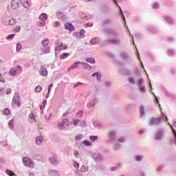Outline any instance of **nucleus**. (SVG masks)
<instances>
[{"instance_id":"1","label":"nucleus","mask_w":176,"mask_h":176,"mask_svg":"<svg viewBox=\"0 0 176 176\" xmlns=\"http://www.w3.org/2000/svg\"><path fill=\"white\" fill-rule=\"evenodd\" d=\"M103 32L106 34L107 38H112L114 36L116 38H112L105 40L102 43V46H105L107 43H111V45H116V46H120L122 45V40L119 38V32L112 28H106L102 30Z\"/></svg>"},{"instance_id":"2","label":"nucleus","mask_w":176,"mask_h":176,"mask_svg":"<svg viewBox=\"0 0 176 176\" xmlns=\"http://www.w3.org/2000/svg\"><path fill=\"white\" fill-rule=\"evenodd\" d=\"M162 119L163 120L164 122H167V116L163 113L161 116V118H153L152 117L150 120L149 124L150 126H157L162 123Z\"/></svg>"},{"instance_id":"3","label":"nucleus","mask_w":176,"mask_h":176,"mask_svg":"<svg viewBox=\"0 0 176 176\" xmlns=\"http://www.w3.org/2000/svg\"><path fill=\"white\" fill-rule=\"evenodd\" d=\"M166 131L164 129H159L157 132L154 134V138L156 141H162L163 140V137H164V133Z\"/></svg>"},{"instance_id":"4","label":"nucleus","mask_w":176,"mask_h":176,"mask_svg":"<svg viewBox=\"0 0 176 176\" xmlns=\"http://www.w3.org/2000/svg\"><path fill=\"white\" fill-rule=\"evenodd\" d=\"M68 126H69V121L67 119H64L58 122L57 127L59 130H65Z\"/></svg>"},{"instance_id":"5","label":"nucleus","mask_w":176,"mask_h":176,"mask_svg":"<svg viewBox=\"0 0 176 176\" xmlns=\"http://www.w3.org/2000/svg\"><path fill=\"white\" fill-rule=\"evenodd\" d=\"M23 164L26 166V167H34V162L31 158L28 157H25L23 158Z\"/></svg>"},{"instance_id":"6","label":"nucleus","mask_w":176,"mask_h":176,"mask_svg":"<svg viewBox=\"0 0 176 176\" xmlns=\"http://www.w3.org/2000/svg\"><path fill=\"white\" fill-rule=\"evenodd\" d=\"M19 97L20 94L19 93H15L12 98V104H16L17 107H21V102H20Z\"/></svg>"},{"instance_id":"7","label":"nucleus","mask_w":176,"mask_h":176,"mask_svg":"<svg viewBox=\"0 0 176 176\" xmlns=\"http://www.w3.org/2000/svg\"><path fill=\"white\" fill-rule=\"evenodd\" d=\"M113 3H115V5H116V6H118V8H119L120 9V16H121V17L122 18V20L125 24V26L126 27L128 32H130V31L129 30V28H127V23H126V19L124 18V15L123 14V11H122V8H120V6H119V5H118V1H116V0H113Z\"/></svg>"},{"instance_id":"8","label":"nucleus","mask_w":176,"mask_h":176,"mask_svg":"<svg viewBox=\"0 0 176 176\" xmlns=\"http://www.w3.org/2000/svg\"><path fill=\"white\" fill-rule=\"evenodd\" d=\"M120 56L124 60V61H126L127 63L133 61V59H131V57L127 54V52H121Z\"/></svg>"},{"instance_id":"9","label":"nucleus","mask_w":176,"mask_h":176,"mask_svg":"<svg viewBox=\"0 0 176 176\" xmlns=\"http://www.w3.org/2000/svg\"><path fill=\"white\" fill-rule=\"evenodd\" d=\"M113 22V21L112 20V19L107 18L106 19H104L101 22V25H102V27H107V25H111V24H112Z\"/></svg>"},{"instance_id":"10","label":"nucleus","mask_w":176,"mask_h":176,"mask_svg":"<svg viewBox=\"0 0 176 176\" xmlns=\"http://www.w3.org/2000/svg\"><path fill=\"white\" fill-rule=\"evenodd\" d=\"M65 29L68 30L70 32H72V31H75V26L72 25V23L66 22L65 23Z\"/></svg>"},{"instance_id":"11","label":"nucleus","mask_w":176,"mask_h":176,"mask_svg":"<svg viewBox=\"0 0 176 176\" xmlns=\"http://www.w3.org/2000/svg\"><path fill=\"white\" fill-rule=\"evenodd\" d=\"M164 19L165 21L169 24V25H173V24L175 23V21L171 16H166L164 17Z\"/></svg>"},{"instance_id":"12","label":"nucleus","mask_w":176,"mask_h":176,"mask_svg":"<svg viewBox=\"0 0 176 176\" xmlns=\"http://www.w3.org/2000/svg\"><path fill=\"white\" fill-rule=\"evenodd\" d=\"M97 97L94 96L93 99L87 104V108H91V107H94L96 104H97Z\"/></svg>"},{"instance_id":"13","label":"nucleus","mask_w":176,"mask_h":176,"mask_svg":"<svg viewBox=\"0 0 176 176\" xmlns=\"http://www.w3.org/2000/svg\"><path fill=\"white\" fill-rule=\"evenodd\" d=\"M20 6V3L19 2V0H12L11 1V8L13 10H15V9H17Z\"/></svg>"},{"instance_id":"14","label":"nucleus","mask_w":176,"mask_h":176,"mask_svg":"<svg viewBox=\"0 0 176 176\" xmlns=\"http://www.w3.org/2000/svg\"><path fill=\"white\" fill-rule=\"evenodd\" d=\"M39 74L42 76H47V69H46V67L41 66L39 70Z\"/></svg>"},{"instance_id":"15","label":"nucleus","mask_w":176,"mask_h":176,"mask_svg":"<svg viewBox=\"0 0 176 176\" xmlns=\"http://www.w3.org/2000/svg\"><path fill=\"white\" fill-rule=\"evenodd\" d=\"M108 137L111 141H114L116 139V131H111L108 134Z\"/></svg>"},{"instance_id":"16","label":"nucleus","mask_w":176,"mask_h":176,"mask_svg":"<svg viewBox=\"0 0 176 176\" xmlns=\"http://www.w3.org/2000/svg\"><path fill=\"white\" fill-rule=\"evenodd\" d=\"M56 16L59 20H63V21L67 20V16L64 14V13L63 12H58L56 13Z\"/></svg>"},{"instance_id":"17","label":"nucleus","mask_w":176,"mask_h":176,"mask_svg":"<svg viewBox=\"0 0 176 176\" xmlns=\"http://www.w3.org/2000/svg\"><path fill=\"white\" fill-rule=\"evenodd\" d=\"M101 9L104 14H109V13H111V8L107 6H102Z\"/></svg>"},{"instance_id":"18","label":"nucleus","mask_w":176,"mask_h":176,"mask_svg":"<svg viewBox=\"0 0 176 176\" xmlns=\"http://www.w3.org/2000/svg\"><path fill=\"white\" fill-rule=\"evenodd\" d=\"M49 160L50 163L53 164V166H58V164H60V162H58V160L56 157H50Z\"/></svg>"},{"instance_id":"19","label":"nucleus","mask_w":176,"mask_h":176,"mask_svg":"<svg viewBox=\"0 0 176 176\" xmlns=\"http://www.w3.org/2000/svg\"><path fill=\"white\" fill-rule=\"evenodd\" d=\"M93 157L95 162H101L102 160V155L100 153L94 154Z\"/></svg>"},{"instance_id":"20","label":"nucleus","mask_w":176,"mask_h":176,"mask_svg":"<svg viewBox=\"0 0 176 176\" xmlns=\"http://www.w3.org/2000/svg\"><path fill=\"white\" fill-rule=\"evenodd\" d=\"M129 71H130V70H129V69L123 68V69H121L119 71V72H120V74H121V75H123L124 76H127V75H129V74H130V72Z\"/></svg>"},{"instance_id":"21","label":"nucleus","mask_w":176,"mask_h":176,"mask_svg":"<svg viewBox=\"0 0 176 176\" xmlns=\"http://www.w3.org/2000/svg\"><path fill=\"white\" fill-rule=\"evenodd\" d=\"M48 174L52 176H60V173L56 170H50Z\"/></svg>"},{"instance_id":"22","label":"nucleus","mask_w":176,"mask_h":176,"mask_svg":"<svg viewBox=\"0 0 176 176\" xmlns=\"http://www.w3.org/2000/svg\"><path fill=\"white\" fill-rule=\"evenodd\" d=\"M147 31L150 34H156V32H157L156 29L155 28H153V26L147 27Z\"/></svg>"},{"instance_id":"23","label":"nucleus","mask_w":176,"mask_h":176,"mask_svg":"<svg viewBox=\"0 0 176 176\" xmlns=\"http://www.w3.org/2000/svg\"><path fill=\"white\" fill-rule=\"evenodd\" d=\"M176 55V51L171 49H168V56L169 57H174Z\"/></svg>"},{"instance_id":"24","label":"nucleus","mask_w":176,"mask_h":176,"mask_svg":"<svg viewBox=\"0 0 176 176\" xmlns=\"http://www.w3.org/2000/svg\"><path fill=\"white\" fill-rule=\"evenodd\" d=\"M39 19L41 21H46V20H47V14L42 13L39 16Z\"/></svg>"},{"instance_id":"25","label":"nucleus","mask_w":176,"mask_h":176,"mask_svg":"<svg viewBox=\"0 0 176 176\" xmlns=\"http://www.w3.org/2000/svg\"><path fill=\"white\" fill-rule=\"evenodd\" d=\"M85 60L87 61V63H89V64H96V59H94V58H86Z\"/></svg>"},{"instance_id":"26","label":"nucleus","mask_w":176,"mask_h":176,"mask_svg":"<svg viewBox=\"0 0 176 176\" xmlns=\"http://www.w3.org/2000/svg\"><path fill=\"white\" fill-rule=\"evenodd\" d=\"M79 64H82V62H74V64L70 66V69H75V68H78V67H79Z\"/></svg>"},{"instance_id":"27","label":"nucleus","mask_w":176,"mask_h":176,"mask_svg":"<svg viewBox=\"0 0 176 176\" xmlns=\"http://www.w3.org/2000/svg\"><path fill=\"white\" fill-rule=\"evenodd\" d=\"M28 122L30 123H34L35 122V117L32 113L29 115Z\"/></svg>"},{"instance_id":"28","label":"nucleus","mask_w":176,"mask_h":176,"mask_svg":"<svg viewBox=\"0 0 176 176\" xmlns=\"http://www.w3.org/2000/svg\"><path fill=\"white\" fill-rule=\"evenodd\" d=\"M43 53L45 54H47L48 53H50V46H44L43 50H42Z\"/></svg>"},{"instance_id":"29","label":"nucleus","mask_w":176,"mask_h":176,"mask_svg":"<svg viewBox=\"0 0 176 176\" xmlns=\"http://www.w3.org/2000/svg\"><path fill=\"white\" fill-rule=\"evenodd\" d=\"M80 171H81V173H87V171H89V166H87L85 165H82L80 167Z\"/></svg>"},{"instance_id":"30","label":"nucleus","mask_w":176,"mask_h":176,"mask_svg":"<svg viewBox=\"0 0 176 176\" xmlns=\"http://www.w3.org/2000/svg\"><path fill=\"white\" fill-rule=\"evenodd\" d=\"M69 56V53L68 52H64L60 55V60H64L65 58H67Z\"/></svg>"},{"instance_id":"31","label":"nucleus","mask_w":176,"mask_h":176,"mask_svg":"<svg viewBox=\"0 0 176 176\" xmlns=\"http://www.w3.org/2000/svg\"><path fill=\"white\" fill-rule=\"evenodd\" d=\"M41 44L43 46H47L49 45V38L47 37L44 38V39L41 41Z\"/></svg>"},{"instance_id":"32","label":"nucleus","mask_w":176,"mask_h":176,"mask_svg":"<svg viewBox=\"0 0 176 176\" xmlns=\"http://www.w3.org/2000/svg\"><path fill=\"white\" fill-rule=\"evenodd\" d=\"M145 113V109L144 105H142L140 107V116L142 117L144 116V114Z\"/></svg>"},{"instance_id":"33","label":"nucleus","mask_w":176,"mask_h":176,"mask_svg":"<svg viewBox=\"0 0 176 176\" xmlns=\"http://www.w3.org/2000/svg\"><path fill=\"white\" fill-rule=\"evenodd\" d=\"M15 69L16 72H17L18 75H20L22 71V67L21 65H17L16 67H14Z\"/></svg>"},{"instance_id":"34","label":"nucleus","mask_w":176,"mask_h":176,"mask_svg":"<svg viewBox=\"0 0 176 176\" xmlns=\"http://www.w3.org/2000/svg\"><path fill=\"white\" fill-rule=\"evenodd\" d=\"M10 76H16L17 75V72H16V69L12 68L10 70Z\"/></svg>"},{"instance_id":"35","label":"nucleus","mask_w":176,"mask_h":176,"mask_svg":"<svg viewBox=\"0 0 176 176\" xmlns=\"http://www.w3.org/2000/svg\"><path fill=\"white\" fill-rule=\"evenodd\" d=\"M160 3H159V2L154 3L152 6V8L154 10L160 9Z\"/></svg>"},{"instance_id":"36","label":"nucleus","mask_w":176,"mask_h":176,"mask_svg":"<svg viewBox=\"0 0 176 176\" xmlns=\"http://www.w3.org/2000/svg\"><path fill=\"white\" fill-rule=\"evenodd\" d=\"M8 127L10 130H13V129H14V124H13V119L9 121Z\"/></svg>"},{"instance_id":"37","label":"nucleus","mask_w":176,"mask_h":176,"mask_svg":"<svg viewBox=\"0 0 176 176\" xmlns=\"http://www.w3.org/2000/svg\"><path fill=\"white\" fill-rule=\"evenodd\" d=\"M90 43L91 45H97V43H98V39L97 38V37L91 38L90 41Z\"/></svg>"},{"instance_id":"38","label":"nucleus","mask_w":176,"mask_h":176,"mask_svg":"<svg viewBox=\"0 0 176 176\" xmlns=\"http://www.w3.org/2000/svg\"><path fill=\"white\" fill-rule=\"evenodd\" d=\"M42 143V137L38 136L36 138V145H41Z\"/></svg>"},{"instance_id":"39","label":"nucleus","mask_w":176,"mask_h":176,"mask_svg":"<svg viewBox=\"0 0 176 176\" xmlns=\"http://www.w3.org/2000/svg\"><path fill=\"white\" fill-rule=\"evenodd\" d=\"M6 173L8 174V175L16 176V174H14V173L10 169H6Z\"/></svg>"},{"instance_id":"40","label":"nucleus","mask_w":176,"mask_h":176,"mask_svg":"<svg viewBox=\"0 0 176 176\" xmlns=\"http://www.w3.org/2000/svg\"><path fill=\"white\" fill-rule=\"evenodd\" d=\"M128 82L131 83V85H135V79L133 77H129Z\"/></svg>"},{"instance_id":"41","label":"nucleus","mask_w":176,"mask_h":176,"mask_svg":"<svg viewBox=\"0 0 176 176\" xmlns=\"http://www.w3.org/2000/svg\"><path fill=\"white\" fill-rule=\"evenodd\" d=\"M22 6H23V8H25L27 9V8H28V6H30V3H28V0H25L23 2H21Z\"/></svg>"},{"instance_id":"42","label":"nucleus","mask_w":176,"mask_h":176,"mask_svg":"<svg viewBox=\"0 0 176 176\" xmlns=\"http://www.w3.org/2000/svg\"><path fill=\"white\" fill-rule=\"evenodd\" d=\"M90 141H92V142H94V141H96V140H98V136L97 135H91L89 136Z\"/></svg>"},{"instance_id":"43","label":"nucleus","mask_w":176,"mask_h":176,"mask_svg":"<svg viewBox=\"0 0 176 176\" xmlns=\"http://www.w3.org/2000/svg\"><path fill=\"white\" fill-rule=\"evenodd\" d=\"M142 159H144L143 155H136L135 157V160H136V162H141V160H142Z\"/></svg>"},{"instance_id":"44","label":"nucleus","mask_w":176,"mask_h":176,"mask_svg":"<svg viewBox=\"0 0 176 176\" xmlns=\"http://www.w3.org/2000/svg\"><path fill=\"white\" fill-rule=\"evenodd\" d=\"M120 148H122V144H120V143H116L114 145V150L119 151Z\"/></svg>"},{"instance_id":"45","label":"nucleus","mask_w":176,"mask_h":176,"mask_svg":"<svg viewBox=\"0 0 176 176\" xmlns=\"http://www.w3.org/2000/svg\"><path fill=\"white\" fill-rule=\"evenodd\" d=\"M36 93H41L42 91V87L38 85L34 89Z\"/></svg>"},{"instance_id":"46","label":"nucleus","mask_w":176,"mask_h":176,"mask_svg":"<svg viewBox=\"0 0 176 176\" xmlns=\"http://www.w3.org/2000/svg\"><path fill=\"white\" fill-rule=\"evenodd\" d=\"M16 34H9L7 37H6V39L8 41H12V39H13L14 38V36Z\"/></svg>"},{"instance_id":"47","label":"nucleus","mask_w":176,"mask_h":176,"mask_svg":"<svg viewBox=\"0 0 176 176\" xmlns=\"http://www.w3.org/2000/svg\"><path fill=\"white\" fill-rule=\"evenodd\" d=\"M142 85H144V78H140L138 79V86L139 87L141 86H143Z\"/></svg>"},{"instance_id":"48","label":"nucleus","mask_w":176,"mask_h":176,"mask_svg":"<svg viewBox=\"0 0 176 176\" xmlns=\"http://www.w3.org/2000/svg\"><path fill=\"white\" fill-rule=\"evenodd\" d=\"M82 144L85 145V146H90V145H91V143L89 140L82 141Z\"/></svg>"},{"instance_id":"49","label":"nucleus","mask_w":176,"mask_h":176,"mask_svg":"<svg viewBox=\"0 0 176 176\" xmlns=\"http://www.w3.org/2000/svg\"><path fill=\"white\" fill-rule=\"evenodd\" d=\"M150 93H151V94L155 97V104H159V99H157V96H156V95H155V93L152 92V91H151Z\"/></svg>"},{"instance_id":"50","label":"nucleus","mask_w":176,"mask_h":176,"mask_svg":"<svg viewBox=\"0 0 176 176\" xmlns=\"http://www.w3.org/2000/svg\"><path fill=\"white\" fill-rule=\"evenodd\" d=\"M140 87V93H145L146 91V90L145 89V85H142L141 87Z\"/></svg>"},{"instance_id":"51","label":"nucleus","mask_w":176,"mask_h":176,"mask_svg":"<svg viewBox=\"0 0 176 176\" xmlns=\"http://www.w3.org/2000/svg\"><path fill=\"white\" fill-rule=\"evenodd\" d=\"M3 115H9V113H10V111L9 110V109L6 108L3 110Z\"/></svg>"},{"instance_id":"52","label":"nucleus","mask_w":176,"mask_h":176,"mask_svg":"<svg viewBox=\"0 0 176 176\" xmlns=\"http://www.w3.org/2000/svg\"><path fill=\"white\" fill-rule=\"evenodd\" d=\"M82 138H83V135H78L75 136L76 141H80V140H82Z\"/></svg>"},{"instance_id":"53","label":"nucleus","mask_w":176,"mask_h":176,"mask_svg":"<svg viewBox=\"0 0 176 176\" xmlns=\"http://www.w3.org/2000/svg\"><path fill=\"white\" fill-rule=\"evenodd\" d=\"M14 24H16V19H11L9 21V25H14Z\"/></svg>"},{"instance_id":"54","label":"nucleus","mask_w":176,"mask_h":176,"mask_svg":"<svg viewBox=\"0 0 176 176\" xmlns=\"http://www.w3.org/2000/svg\"><path fill=\"white\" fill-rule=\"evenodd\" d=\"M96 78H97L98 82H101V78H102V75H101V72H99Z\"/></svg>"},{"instance_id":"55","label":"nucleus","mask_w":176,"mask_h":176,"mask_svg":"<svg viewBox=\"0 0 176 176\" xmlns=\"http://www.w3.org/2000/svg\"><path fill=\"white\" fill-rule=\"evenodd\" d=\"M21 50V43H16V52H20Z\"/></svg>"},{"instance_id":"56","label":"nucleus","mask_w":176,"mask_h":176,"mask_svg":"<svg viewBox=\"0 0 176 176\" xmlns=\"http://www.w3.org/2000/svg\"><path fill=\"white\" fill-rule=\"evenodd\" d=\"M76 116H77V118H82V117L83 116V111H79L76 113Z\"/></svg>"},{"instance_id":"57","label":"nucleus","mask_w":176,"mask_h":176,"mask_svg":"<svg viewBox=\"0 0 176 176\" xmlns=\"http://www.w3.org/2000/svg\"><path fill=\"white\" fill-rule=\"evenodd\" d=\"M73 165L75 168H79V163L76 161H73Z\"/></svg>"},{"instance_id":"58","label":"nucleus","mask_w":176,"mask_h":176,"mask_svg":"<svg viewBox=\"0 0 176 176\" xmlns=\"http://www.w3.org/2000/svg\"><path fill=\"white\" fill-rule=\"evenodd\" d=\"M164 93H165V96H166L167 97H171V93H170L169 91H167V89L164 90Z\"/></svg>"},{"instance_id":"59","label":"nucleus","mask_w":176,"mask_h":176,"mask_svg":"<svg viewBox=\"0 0 176 176\" xmlns=\"http://www.w3.org/2000/svg\"><path fill=\"white\" fill-rule=\"evenodd\" d=\"M79 122H80V120H73L74 126H78V123H79Z\"/></svg>"},{"instance_id":"60","label":"nucleus","mask_w":176,"mask_h":176,"mask_svg":"<svg viewBox=\"0 0 176 176\" xmlns=\"http://www.w3.org/2000/svg\"><path fill=\"white\" fill-rule=\"evenodd\" d=\"M86 32L85 30L82 29L80 31V36L82 38L83 36V35H85V33Z\"/></svg>"},{"instance_id":"61","label":"nucleus","mask_w":176,"mask_h":176,"mask_svg":"<svg viewBox=\"0 0 176 176\" xmlns=\"http://www.w3.org/2000/svg\"><path fill=\"white\" fill-rule=\"evenodd\" d=\"M163 168V165L160 164L158 165L157 168V171H158L159 173H160L162 171V169Z\"/></svg>"},{"instance_id":"62","label":"nucleus","mask_w":176,"mask_h":176,"mask_svg":"<svg viewBox=\"0 0 176 176\" xmlns=\"http://www.w3.org/2000/svg\"><path fill=\"white\" fill-rule=\"evenodd\" d=\"M104 85L105 86H107V87H111V85H112V83L109 81H105Z\"/></svg>"},{"instance_id":"63","label":"nucleus","mask_w":176,"mask_h":176,"mask_svg":"<svg viewBox=\"0 0 176 176\" xmlns=\"http://www.w3.org/2000/svg\"><path fill=\"white\" fill-rule=\"evenodd\" d=\"M94 127H97L98 129H100V124H98V122H97V121H95L94 122Z\"/></svg>"},{"instance_id":"64","label":"nucleus","mask_w":176,"mask_h":176,"mask_svg":"<svg viewBox=\"0 0 176 176\" xmlns=\"http://www.w3.org/2000/svg\"><path fill=\"white\" fill-rule=\"evenodd\" d=\"M170 74H171V75H175L176 70L173 68L170 69Z\"/></svg>"}]
</instances>
